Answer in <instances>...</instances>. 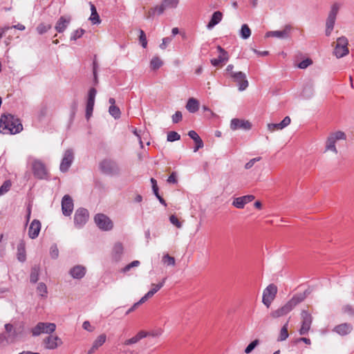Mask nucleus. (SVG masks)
<instances>
[{
  "label": "nucleus",
  "mask_w": 354,
  "mask_h": 354,
  "mask_svg": "<svg viewBox=\"0 0 354 354\" xmlns=\"http://www.w3.org/2000/svg\"><path fill=\"white\" fill-rule=\"evenodd\" d=\"M182 118L183 115L181 112L178 111L172 115V122L174 123H178L182 120Z\"/></svg>",
  "instance_id": "13d9d810"
},
{
  "label": "nucleus",
  "mask_w": 354,
  "mask_h": 354,
  "mask_svg": "<svg viewBox=\"0 0 354 354\" xmlns=\"http://www.w3.org/2000/svg\"><path fill=\"white\" fill-rule=\"evenodd\" d=\"M352 325L347 323L341 324L335 327L334 331L340 335H346L351 332Z\"/></svg>",
  "instance_id": "bb28decb"
},
{
  "label": "nucleus",
  "mask_w": 354,
  "mask_h": 354,
  "mask_svg": "<svg viewBox=\"0 0 354 354\" xmlns=\"http://www.w3.org/2000/svg\"><path fill=\"white\" fill-rule=\"evenodd\" d=\"M186 109L190 112V113H195L199 109V102L195 98H189L186 104Z\"/></svg>",
  "instance_id": "7c9ffc66"
},
{
  "label": "nucleus",
  "mask_w": 354,
  "mask_h": 354,
  "mask_svg": "<svg viewBox=\"0 0 354 354\" xmlns=\"http://www.w3.org/2000/svg\"><path fill=\"white\" fill-rule=\"evenodd\" d=\"M50 255L52 259H57L59 257V250L57 245L54 244L51 245L50 248Z\"/></svg>",
  "instance_id": "8fccbe9b"
},
{
  "label": "nucleus",
  "mask_w": 354,
  "mask_h": 354,
  "mask_svg": "<svg viewBox=\"0 0 354 354\" xmlns=\"http://www.w3.org/2000/svg\"><path fill=\"white\" fill-rule=\"evenodd\" d=\"M106 340V335L105 334H101L97 337V338L93 342L92 346L97 350L100 346H102Z\"/></svg>",
  "instance_id": "2f4dec72"
},
{
  "label": "nucleus",
  "mask_w": 354,
  "mask_h": 354,
  "mask_svg": "<svg viewBox=\"0 0 354 354\" xmlns=\"http://www.w3.org/2000/svg\"><path fill=\"white\" fill-rule=\"evenodd\" d=\"M291 30V26L290 25H286L283 30H274V31H268L266 34V37H277L280 39H286L290 37V33Z\"/></svg>",
  "instance_id": "a211bd4d"
},
{
  "label": "nucleus",
  "mask_w": 354,
  "mask_h": 354,
  "mask_svg": "<svg viewBox=\"0 0 354 354\" xmlns=\"http://www.w3.org/2000/svg\"><path fill=\"white\" fill-rule=\"evenodd\" d=\"M34 176L39 179H47L48 173L45 165L39 160H34L32 162Z\"/></svg>",
  "instance_id": "0eeeda50"
},
{
  "label": "nucleus",
  "mask_w": 354,
  "mask_h": 354,
  "mask_svg": "<svg viewBox=\"0 0 354 354\" xmlns=\"http://www.w3.org/2000/svg\"><path fill=\"white\" fill-rule=\"evenodd\" d=\"M169 221L176 227L180 228L182 227V223L179 221L178 218L176 216H170Z\"/></svg>",
  "instance_id": "5fc2aeb1"
},
{
  "label": "nucleus",
  "mask_w": 354,
  "mask_h": 354,
  "mask_svg": "<svg viewBox=\"0 0 354 354\" xmlns=\"http://www.w3.org/2000/svg\"><path fill=\"white\" fill-rule=\"evenodd\" d=\"M301 326L299 330V333L301 335L308 334L309 332L311 324L313 322L312 315L306 310H303L301 313Z\"/></svg>",
  "instance_id": "1a4fd4ad"
},
{
  "label": "nucleus",
  "mask_w": 354,
  "mask_h": 354,
  "mask_svg": "<svg viewBox=\"0 0 354 354\" xmlns=\"http://www.w3.org/2000/svg\"><path fill=\"white\" fill-rule=\"evenodd\" d=\"M42 343L46 349L55 350L63 342L57 335L50 334L43 339Z\"/></svg>",
  "instance_id": "f8f14e48"
},
{
  "label": "nucleus",
  "mask_w": 354,
  "mask_h": 354,
  "mask_svg": "<svg viewBox=\"0 0 354 354\" xmlns=\"http://www.w3.org/2000/svg\"><path fill=\"white\" fill-rule=\"evenodd\" d=\"M62 210L65 216H70L73 210V201L69 195H65L62 200Z\"/></svg>",
  "instance_id": "f3484780"
},
{
  "label": "nucleus",
  "mask_w": 354,
  "mask_h": 354,
  "mask_svg": "<svg viewBox=\"0 0 354 354\" xmlns=\"http://www.w3.org/2000/svg\"><path fill=\"white\" fill-rule=\"evenodd\" d=\"M234 65L232 64H229L226 69H225V72H226V75L229 77H232V73H236V71H234Z\"/></svg>",
  "instance_id": "338daca9"
},
{
  "label": "nucleus",
  "mask_w": 354,
  "mask_h": 354,
  "mask_svg": "<svg viewBox=\"0 0 354 354\" xmlns=\"http://www.w3.org/2000/svg\"><path fill=\"white\" fill-rule=\"evenodd\" d=\"M217 50L220 53L219 56L217 58L212 59L210 60L211 64L214 66H218L220 64L227 62L229 59L228 53L224 48L218 46Z\"/></svg>",
  "instance_id": "6ab92c4d"
},
{
  "label": "nucleus",
  "mask_w": 354,
  "mask_h": 354,
  "mask_svg": "<svg viewBox=\"0 0 354 354\" xmlns=\"http://www.w3.org/2000/svg\"><path fill=\"white\" fill-rule=\"evenodd\" d=\"M162 262L164 263L167 264L168 266H174L175 265V259L168 254H166L162 257Z\"/></svg>",
  "instance_id": "49530a36"
},
{
  "label": "nucleus",
  "mask_w": 354,
  "mask_h": 354,
  "mask_svg": "<svg viewBox=\"0 0 354 354\" xmlns=\"http://www.w3.org/2000/svg\"><path fill=\"white\" fill-rule=\"evenodd\" d=\"M268 129L270 131L281 129L279 123H271L268 124Z\"/></svg>",
  "instance_id": "69168bd1"
},
{
  "label": "nucleus",
  "mask_w": 354,
  "mask_h": 354,
  "mask_svg": "<svg viewBox=\"0 0 354 354\" xmlns=\"http://www.w3.org/2000/svg\"><path fill=\"white\" fill-rule=\"evenodd\" d=\"M313 63L312 60L309 58H307L303 61H301L299 64L298 67L301 69L306 68L308 66L311 65Z\"/></svg>",
  "instance_id": "603ef678"
},
{
  "label": "nucleus",
  "mask_w": 354,
  "mask_h": 354,
  "mask_svg": "<svg viewBox=\"0 0 354 354\" xmlns=\"http://www.w3.org/2000/svg\"><path fill=\"white\" fill-rule=\"evenodd\" d=\"M231 79L236 83L239 90L240 91H245L249 85L246 75L241 71H237L236 73H232Z\"/></svg>",
  "instance_id": "4468645a"
},
{
  "label": "nucleus",
  "mask_w": 354,
  "mask_h": 354,
  "mask_svg": "<svg viewBox=\"0 0 354 354\" xmlns=\"http://www.w3.org/2000/svg\"><path fill=\"white\" fill-rule=\"evenodd\" d=\"M163 64L162 61L158 57H154L150 62V67L152 70L160 68Z\"/></svg>",
  "instance_id": "c9c22d12"
},
{
  "label": "nucleus",
  "mask_w": 354,
  "mask_h": 354,
  "mask_svg": "<svg viewBox=\"0 0 354 354\" xmlns=\"http://www.w3.org/2000/svg\"><path fill=\"white\" fill-rule=\"evenodd\" d=\"M277 293V287L271 283L268 285L263 290L262 302L267 308H269L272 301L274 299Z\"/></svg>",
  "instance_id": "6e6552de"
},
{
  "label": "nucleus",
  "mask_w": 354,
  "mask_h": 354,
  "mask_svg": "<svg viewBox=\"0 0 354 354\" xmlns=\"http://www.w3.org/2000/svg\"><path fill=\"white\" fill-rule=\"evenodd\" d=\"M146 300H142V297L136 303H135L126 313L127 315L135 310L140 304L145 303Z\"/></svg>",
  "instance_id": "4d7b16f0"
},
{
  "label": "nucleus",
  "mask_w": 354,
  "mask_h": 354,
  "mask_svg": "<svg viewBox=\"0 0 354 354\" xmlns=\"http://www.w3.org/2000/svg\"><path fill=\"white\" fill-rule=\"evenodd\" d=\"M313 95L312 86L306 87L303 91V95L306 97H310Z\"/></svg>",
  "instance_id": "774afa93"
},
{
  "label": "nucleus",
  "mask_w": 354,
  "mask_h": 354,
  "mask_svg": "<svg viewBox=\"0 0 354 354\" xmlns=\"http://www.w3.org/2000/svg\"><path fill=\"white\" fill-rule=\"evenodd\" d=\"M167 278H164L162 281L156 284H151V290L142 297V300H147L149 298L152 297L165 284Z\"/></svg>",
  "instance_id": "393cba45"
},
{
  "label": "nucleus",
  "mask_w": 354,
  "mask_h": 354,
  "mask_svg": "<svg viewBox=\"0 0 354 354\" xmlns=\"http://www.w3.org/2000/svg\"><path fill=\"white\" fill-rule=\"evenodd\" d=\"M251 35V30L247 24H243L240 30V37L243 39H248Z\"/></svg>",
  "instance_id": "72a5a7b5"
},
{
  "label": "nucleus",
  "mask_w": 354,
  "mask_h": 354,
  "mask_svg": "<svg viewBox=\"0 0 354 354\" xmlns=\"http://www.w3.org/2000/svg\"><path fill=\"white\" fill-rule=\"evenodd\" d=\"M261 159V157H257L251 159L249 162H248L245 165V168L246 169H249L253 167V165L258 161H259Z\"/></svg>",
  "instance_id": "6e6d98bb"
},
{
  "label": "nucleus",
  "mask_w": 354,
  "mask_h": 354,
  "mask_svg": "<svg viewBox=\"0 0 354 354\" xmlns=\"http://www.w3.org/2000/svg\"><path fill=\"white\" fill-rule=\"evenodd\" d=\"M150 335L149 332L145 330H140L134 336L129 339H127L122 343L124 346H131L138 343L141 339Z\"/></svg>",
  "instance_id": "aec40b11"
},
{
  "label": "nucleus",
  "mask_w": 354,
  "mask_h": 354,
  "mask_svg": "<svg viewBox=\"0 0 354 354\" xmlns=\"http://www.w3.org/2000/svg\"><path fill=\"white\" fill-rule=\"evenodd\" d=\"M172 38L170 37H164L162 40V43L160 44V48L162 50H165L167 45L171 43Z\"/></svg>",
  "instance_id": "864d4df0"
},
{
  "label": "nucleus",
  "mask_w": 354,
  "mask_h": 354,
  "mask_svg": "<svg viewBox=\"0 0 354 354\" xmlns=\"http://www.w3.org/2000/svg\"><path fill=\"white\" fill-rule=\"evenodd\" d=\"M85 30L82 28H79L75 31H73L71 36V40L75 41L77 39H80L84 34Z\"/></svg>",
  "instance_id": "79ce46f5"
},
{
  "label": "nucleus",
  "mask_w": 354,
  "mask_h": 354,
  "mask_svg": "<svg viewBox=\"0 0 354 354\" xmlns=\"http://www.w3.org/2000/svg\"><path fill=\"white\" fill-rule=\"evenodd\" d=\"M89 19L93 24H99L101 22L97 12L91 13Z\"/></svg>",
  "instance_id": "3c124183"
},
{
  "label": "nucleus",
  "mask_w": 354,
  "mask_h": 354,
  "mask_svg": "<svg viewBox=\"0 0 354 354\" xmlns=\"http://www.w3.org/2000/svg\"><path fill=\"white\" fill-rule=\"evenodd\" d=\"M17 257L20 262H24L26 259V244L23 240L20 241L17 245Z\"/></svg>",
  "instance_id": "c85d7f7f"
},
{
  "label": "nucleus",
  "mask_w": 354,
  "mask_h": 354,
  "mask_svg": "<svg viewBox=\"0 0 354 354\" xmlns=\"http://www.w3.org/2000/svg\"><path fill=\"white\" fill-rule=\"evenodd\" d=\"M109 112L115 119L119 118L121 115L120 109L116 106H110Z\"/></svg>",
  "instance_id": "ea45409f"
},
{
  "label": "nucleus",
  "mask_w": 354,
  "mask_h": 354,
  "mask_svg": "<svg viewBox=\"0 0 354 354\" xmlns=\"http://www.w3.org/2000/svg\"><path fill=\"white\" fill-rule=\"evenodd\" d=\"M23 126L20 120L15 115L7 113L0 117V132L3 134H16L21 131Z\"/></svg>",
  "instance_id": "f257e3e1"
},
{
  "label": "nucleus",
  "mask_w": 354,
  "mask_h": 354,
  "mask_svg": "<svg viewBox=\"0 0 354 354\" xmlns=\"http://www.w3.org/2000/svg\"><path fill=\"white\" fill-rule=\"evenodd\" d=\"M348 41L344 36L337 38L334 49V55L337 58H341L347 55L349 53L348 48Z\"/></svg>",
  "instance_id": "423d86ee"
},
{
  "label": "nucleus",
  "mask_w": 354,
  "mask_h": 354,
  "mask_svg": "<svg viewBox=\"0 0 354 354\" xmlns=\"http://www.w3.org/2000/svg\"><path fill=\"white\" fill-rule=\"evenodd\" d=\"M71 18L69 16L60 17L55 26V30L59 33L63 32L67 28L68 26L71 23Z\"/></svg>",
  "instance_id": "4be33fe9"
},
{
  "label": "nucleus",
  "mask_w": 354,
  "mask_h": 354,
  "mask_svg": "<svg viewBox=\"0 0 354 354\" xmlns=\"http://www.w3.org/2000/svg\"><path fill=\"white\" fill-rule=\"evenodd\" d=\"M288 321L283 326L278 337V341H284L288 337Z\"/></svg>",
  "instance_id": "f704fd0d"
},
{
  "label": "nucleus",
  "mask_w": 354,
  "mask_h": 354,
  "mask_svg": "<svg viewBox=\"0 0 354 354\" xmlns=\"http://www.w3.org/2000/svg\"><path fill=\"white\" fill-rule=\"evenodd\" d=\"M37 291L41 297H46L47 295V287L44 283H39L37 288Z\"/></svg>",
  "instance_id": "58836bf2"
},
{
  "label": "nucleus",
  "mask_w": 354,
  "mask_h": 354,
  "mask_svg": "<svg viewBox=\"0 0 354 354\" xmlns=\"http://www.w3.org/2000/svg\"><path fill=\"white\" fill-rule=\"evenodd\" d=\"M139 41L142 46L145 48L147 46L146 35L142 30H140Z\"/></svg>",
  "instance_id": "09e8293b"
},
{
  "label": "nucleus",
  "mask_w": 354,
  "mask_h": 354,
  "mask_svg": "<svg viewBox=\"0 0 354 354\" xmlns=\"http://www.w3.org/2000/svg\"><path fill=\"white\" fill-rule=\"evenodd\" d=\"M251 123L248 120H239L237 118L232 119L230 123V128L232 130L244 129L249 130L251 129Z\"/></svg>",
  "instance_id": "412c9836"
},
{
  "label": "nucleus",
  "mask_w": 354,
  "mask_h": 354,
  "mask_svg": "<svg viewBox=\"0 0 354 354\" xmlns=\"http://www.w3.org/2000/svg\"><path fill=\"white\" fill-rule=\"evenodd\" d=\"M82 328L89 332H93L95 329L93 326H92L88 321H84L82 324Z\"/></svg>",
  "instance_id": "e2e57ef3"
},
{
  "label": "nucleus",
  "mask_w": 354,
  "mask_h": 354,
  "mask_svg": "<svg viewBox=\"0 0 354 354\" xmlns=\"http://www.w3.org/2000/svg\"><path fill=\"white\" fill-rule=\"evenodd\" d=\"M56 330V325L54 323L39 322L31 329L32 335L37 337L41 334H52Z\"/></svg>",
  "instance_id": "39448f33"
},
{
  "label": "nucleus",
  "mask_w": 354,
  "mask_h": 354,
  "mask_svg": "<svg viewBox=\"0 0 354 354\" xmlns=\"http://www.w3.org/2000/svg\"><path fill=\"white\" fill-rule=\"evenodd\" d=\"M51 28V25L50 24H45L44 23L39 24L37 26V32L39 35H43L44 33L46 32L48 30Z\"/></svg>",
  "instance_id": "4c0bfd02"
},
{
  "label": "nucleus",
  "mask_w": 354,
  "mask_h": 354,
  "mask_svg": "<svg viewBox=\"0 0 354 354\" xmlns=\"http://www.w3.org/2000/svg\"><path fill=\"white\" fill-rule=\"evenodd\" d=\"M290 121L291 120L289 116L285 117L283 120L279 122V126L281 127V129L288 126L290 123Z\"/></svg>",
  "instance_id": "680f3d73"
},
{
  "label": "nucleus",
  "mask_w": 354,
  "mask_h": 354,
  "mask_svg": "<svg viewBox=\"0 0 354 354\" xmlns=\"http://www.w3.org/2000/svg\"><path fill=\"white\" fill-rule=\"evenodd\" d=\"M223 18V14L220 11H216L213 13L212 18L207 25L208 29L212 28L214 26L221 22Z\"/></svg>",
  "instance_id": "c756f323"
},
{
  "label": "nucleus",
  "mask_w": 354,
  "mask_h": 354,
  "mask_svg": "<svg viewBox=\"0 0 354 354\" xmlns=\"http://www.w3.org/2000/svg\"><path fill=\"white\" fill-rule=\"evenodd\" d=\"M180 139V136L176 131H169L167 133V140L168 142H174L179 140Z\"/></svg>",
  "instance_id": "c03bdc74"
},
{
  "label": "nucleus",
  "mask_w": 354,
  "mask_h": 354,
  "mask_svg": "<svg viewBox=\"0 0 354 354\" xmlns=\"http://www.w3.org/2000/svg\"><path fill=\"white\" fill-rule=\"evenodd\" d=\"M124 248L121 243H115L113 245L112 250V258L115 261H118L120 260L123 254Z\"/></svg>",
  "instance_id": "cd10ccee"
},
{
  "label": "nucleus",
  "mask_w": 354,
  "mask_h": 354,
  "mask_svg": "<svg viewBox=\"0 0 354 354\" xmlns=\"http://www.w3.org/2000/svg\"><path fill=\"white\" fill-rule=\"evenodd\" d=\"M86 274V269L82 266H75L70 270V274L74 279H82Z\"/></svg>",
  "instance_id": "a878e982"
},
{
  "label": "nucleus",
  "mask_w": 354,
  "mask_h": 354,
  "mask_svg": "<svg viewBox=\"0 0 354 354\" xmlns=\"http://www.w3.org/2000/svg\"><path fill=\"white\" fill-rule=\"evenodd\" d=\"M101 171L107 175H113L119 172V168L117 163L109 159L102 160L100 164Z\"/></svg>",
  "instance_id": "9d476101"
},
{
  "label": "nucleus",
  "mask_w": 354,
  "mask_h": 354,
  "mask_svg": "<svg viewBox=\"0 0 354 354\" xmlns=\"http://www.w3.org/2000/svg\"><path fill=\"white\" fill-rule=\"evenodd\" d=\"M140 264V262L138 260L133 261L131 263L127 264L126 266H124L122 271L123 272H127L129 271L132 268L138 267Z\"/></svg>",
  "instance_id": "a18cd8bd"
},
{
  "label": "nucleus",
  "mask_w": 354,
  "mask_h": 354,
  "mask_svg": "<svg viewBox=\"0 0 354 354\" xmlns=\"http://www.w3.org/2000/svg\"><path fill=\"white\" fill-rule=\"evenodd\" d=\"M259 344V339H255V340L252 341L245 348V353L247 354L251 353Z\"/></svg>",
  "instance_id": "de8ad7c7"
},
{
  "label": "nucleus",
  "mask_w": 354,
  "mask_h": 354,
  "mask_svg": "<svg viewBox=\"0 0 354 354\" xmlns=\"http://www.w3.org/2000/svg\"><path fill=\"white\" fill-rule=\"evenodd\" d=\"M194 142L196 144V146L194 149V152H196L199 149H201L203 147V145H204L203 142L201 138L197 139L196 140H195Z\"/></svg>",
  "instance_id": "0e129e2a"
},
{
  "label": "nucleus",
  "mask_w": 354,
  "mask_h": 354,
  "mask_svg": "<svg viewBox=\"0 0 354 354\" xmlns=\"http://www.w3.org/2000/svg\"><path fill=\"white\" fill-rule=\"evenodd\" d=\"M39 268L37 266H35L31 269V272L30 275V281L32 283H35L39 280Z\"/></svg>",
  "instance_id": "473e14b6"
},
{
  "label": "nucleus",
  "mask_w": 354,
  "mask_h": 354,
  "mask_svg": "<svg viewBox=\"0 0 354 354\" xmlns=\"http://www.w3.org/2000/svg\"><path fill=\"white\" fill-rule=\"evenodd\" d=\"M307 291L295 295L290 300H289L282 307L272 311L270 315L273 318H279L288 314L297 305L302 302L307 297Z\"/></svg>",
  "instance_id": "f03ea898"
},
{
  "label": "nucleus",
  "mask_w": 354,
  "mask_h": 354,
  "mask_svg": "<svg viewBox=\"0 0 354 354\" xmlns=\"http://www.w3.org/2000/svg\"><path fill=\"white\" fill-rule=\"evenodd\" d=\"M11 182L8 180L3 182L2 185L0 187V196L4 194L7 192H8L11 187Z\"/></svg>",
  "instance_id": "a19ab883"
},
{
  "label": "nucleus",
  "mask_w": 354,
  "mask_h": 354,
  "mask_svg": "<svg viewBox=\"0 0 354 354\" xmlns=\"http://www.w3.org/2000/svg\"><path fill=\"white\" fill-rule=\"evenodd\" d=\"M41 230V223L39 220L34 219L30 225L28 229V236L30 239L37 238Z\"/></svg>",
  "instance_id": "5701e85b"
},
{
  "label": "nucleus",
  "mask_w": 354,
  "mask_h": 354,
  "mask_svg": "<svg viewBox=\"0 0 354 354\" xmlns=\"http://www.w3.org/2000/svg\"><path fill=\"white\" fill-rule=\"evenodd\" d=\"M179 3V0H162V3L167 8H176Z\"/></svg>",
  "instance_id": "e433bc0d"
},
{
  "label": "nucleus",
  "mask_w": 354,
  "mask_h": 354,
  "mask_svg": "<svg viewBox=\"0 0 354 354\" xmlns=\"http://www.w3.org/2000/svg\"><path fill=\"white\" fill-rule=\"evenodd\" d=\"M290 121L291 120L289 116L285 117L283 120L279 122V126L281 127V129L288 126L290 123Z\"/></svg>",
  "instance_id": "052dcab7"
},
{
  "label": "nucleus",
  "mask_w": 354,
  "mask_h": 354,
  "mask_svg": "<svg viewBox=\"0 0 354 354\" xmlns=\"http://www.w3.org/2000/svg\"><path fill=\"white\" fill-rule=\"evenodd\" d=\"M73 151L71 149L66 150L59 166L60 171L62 172L67 171L73 162Z\"/></svg>",
  "instance_id": "2eb2a0df"
},
{
  "label": "nucleus",
  "mask_w": 354,
  "mask_h": 354,
  "mask_svg": "<svg viewBox=\"0 0 354 354\" xmlns=\"http://www.w3.org/2000/svg\"><path fill=\"white\" fill-rule=\"evenodd\" d=\"M94 220L97 226L102 230L109 231L113 227L112 221L105 214H97L95 216Z\"/></svg>",
  "instance_id": "9b49d317"
},
{
  "label": "nucleus",
  "mask_w": 354,
  "mask_h": 354,
  "mask_svg": "<svg viewBox=\"0 0 354 354\" xmlns=\"http://www.w3.org/2000/svg\"><path fill=\"white\" fill-rule=\"evenodd\" d=\"M232 205L238 209L244 208L245 203L244 202L243 198L241 197L235 198L232 202Z\"/></svg>",
  "instance_id": "37998d69"
},
{
  "label": "nucleus",
  "mask_w": 354,
  "mask_h": 354,
  "mask_svg": "<svg viewBox=\"0 0 354 354\" xmlns=\"http://www.w3.org/2000/svg\"><path fill=\"white\" fill-rule=\"evenodd\" d=\"M342 6V3L340 2H334L330 7L326 21V30L325 34L326 36H330L335 24L336 18L338 15L339 10Z\"/></svg>",
  "instance_id": "7ed1b4c3"
},
{
  "label": "nucleus",
  "mask_w": 354,
  "mask_h": 354,
  "mask_svg": "<svg viewBox=\"0 0 354 354\" xmlns=\"http://www.w3.org/2000/svg\"><path fill=\"white\" fill-rule=\"evenodd\" d=\"M167 181L168 183L176 184L178 183L176 173L172 172L168 177Z\"/></svg>",
  "instance_id": "bf43d9fd"
},
{
  "label": "nucleus",
  "mask_w": 354,
  "mask_h": 354,
  "mask_svg": "<svg viewBox=\"0 0 354 354\" xmlns=\"http://www.w3.org/2000/svg\"><path fill=\"white\" fill-rule=\"evenodd\" d=\"M97 93V91L94 88H90L88 95V100L86 107V117L88 119L92 115L93 111V106L95 104V98Z\"/></svg>",
  "instance_id": "dca6fc26"
},
{
  "label": "nucleus",
  "mask_w": 354,
  "mask_h": 354,
  "mask_svg": "<svg viewBox=\"0 0 354 354\" xmlns=\"http://www.w3.org/2000/svg\"><path fill=\"white\" fill-rule=\"evenodd\" d=\"M346 139V136L344 132L338 131L331 133L326 139L325 150L330 151L337 154L338 151L336 148L335 144L337 140H344Z\"/></svg>",
  "instance_id": "20e7f679"
},
{
  "label": "nucleus",
  "mask_w": 354,
  "mask_h": 354,
  "mask_svg": "<svg viewBox=\"0 0 354 354\" xmlns=\"http://www.w3.org/2000/svg\"><path fill=\"white\" fill-rule=\"evenodd\" d=\"M165 6L162 3L157 5L155 7L150 8L145 15V17L147 19H153L155 15H160L165 10Z\"/></svg>",
  "instance_id": "b1692460"
},
{
  "label": "nucleus",
  "mask_w": 354,
  "mask_h": 354,
  "mask_svg": "<svg viewBox=\"0 0 354 354\" xmlns=\"http://www.w3.org/2000/svg\"><path fill=\"white\" fill-rule=\"evenodd\" d=\"M88 212L84 208H79L74 215V223L77 227H82L88 219Z\"/></svg>",
  "instance_id": "ddd939ff"
}]
</instances>
